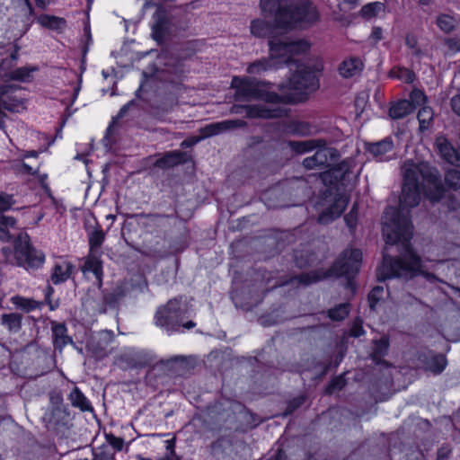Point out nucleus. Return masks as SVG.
I'll return each instance as SVG.
<instances>
[{"label": "nucleus", "instance_id": "61", "mask_svg": "<svg viewBox=\"0 0 460 460\" xmlns=\"http://www.w3.org/2000/svg\"><path fill=\"white\" fill-rule=\"evenodd\" d=\"M166 444H167V446H166L167 450L172 452L173 451V447H174L173 440H167Z\"/></svg>", "mask_w": 460, "mask_h": 460}, {"label": "nucleus", "instance_id": "44", "mask_svg": "<svg viewBox=\"0 0 460 460\" xmlns=\"http://www.w3.org/2000/svg\"><path fill=\"white\" fill-rule=\"evenodd\" d=\"M356 213H357V204H354L351 210L349 211V213L344 216V220H345L347 226L350 229H353L356 226V221H357Z\"/></svg>", "mask_w": 460, "mask_h": 460}, {"label": "nucleus", "instance_id": "23", "mask_svg": "<svg viewBox=\"0 0 460 460\" xmlns=\"http://www.w3.org/2000/svg\"><path fill=\"white\" fill-rule=\"evenodd\" d=\"M184 154L180 151L166 153L163 157L157 159L155 166L162 169L171 168L182 162Z\"/></svg>", "mask_w": 460, "mask_h": 460}, {"label": "nucleus", "instance_id": "46", "mask_svg": "<svg viewBox=\"0 0 460 460\" xmlns=\"http://www.w3.org/2000/svg\"><path fill=\"white\" fill-rule=\"evenodd\" d=\"M305 397L300 396V397L295 398L294 400L289 402V403L287 407V410H286V414L292 413L296 409L300 407L305 402Z\"/></svg>", "mask_w": 460, "mask_h": 460}, {"label": "nucleus", "instance_id": "58", "mask_svg": "<svg viewBox=\"0 0 460 460\" xmlns=\"http://www.w3.org/2000/svg\"><path fill=\"white\" fill-rule=\"evenodd\" d=\"M36 5L40 8L44 9L49 4L48 0H35Z\"/></svg>", "mask_w": 460, "mask_h": 460}, {"label": "nucleus", "instance_id": "40", "mask_svg": "<svg viewBox=\"0 0 460 460\" xmlns=\"http://www.w3.org/2000/svg\"><path fill=\"white\" fill-rule=\"evenodd\" d=\"M405 44L416 57H420L423 53L418 46V39L413 34H407L405 37Z\"/></svg>", "mask_w": 460, "mask_h": 460}, {"label": "nucleus", "instance_id": "17", "mask_svg": "<svg viewBox=\"0 0 460 460\" xmlns=\"http://www.w3.org/2000/svg\"><path fill=\"white\" fill-rule=\"evenodd\" d=\"M326 145V141L323 139H308L303 141L290 140L288 142L289 148L297 155H303L317 147H322Z\"/></svg>", "mask_w": 460, "mask_h": 460}, {"label": "nucleus", "instance_id": "29", "mask_svg": "<svg viewBox=\"0 0 460 460\" xmlns=\"http://www.w3.org/2000/svg\"><path fill=\"white\" fill-rule=\"evenodd\" d=\"M39 22L42 26L57 31H62L66 27L65 19L57 16L41 15Z\"/></svg>", "mask_w": 460, "mask_h": 460}, {"label": "nucleus", "instance_id": "13", "mask_svg": "<svg viewBox=\"0 0 460 460\" xmlns=\"http://www.w3.org/2000/svg\"><path fill=\"white\" fill-rule=\"evenodd\" d=\"M435 144L441 157L445 161L453 165L460 166L459 153L453 147V146L448 142V140L445 137H438L436 138Z\"/></svg>", "mask_w": 460, "mask_h": 460}, {"label": "nucleus", "instance_id": "63", "mask_svg": "<svg viewBox=\"0 0 460 460\" xmlns=\"http://www.w3.org/2000/svg\"><path fill=\"white\" fill-rule=\"evenodd\" d=\"M24 2H25V4L27 5V7L29 8L30 12H31L32 11V5H31L30 0H24Z\"/></svg>", "mask_w": 460, "mask_h": 460}, {"label": "nucleus", "instance_id": "28", "mask_svg": "<svg viewBox=\"0 0 460 460\" xmlns=\"http://www.w3.org/2000/svg\"><path fill=\"white\" fill-rule=\"evenodd\" d=\"M22 314L12 313L4 314L1 317L2 323L5 325L10 332H17L22 326Z\"/></svg>", "mask_w": 460, "mask_h": 460}, {"label": "nucleus", "instance_id": "6", "mask_svg": "<svg viewBox=\"0 0 460 460\" xmlns=\"http://www.w3.org/2000/svg\"><path fill=\"white\" fill-rule=\"evenodd\" d=\"M14 259L17 265L26 270H33L43 265L45 255L31 244L30 237L26 233H21L14 242Z\"/></svg>", "mask_w": 460, "mask_h": 460}, {"label": "nucleus", "instance_id": "25", "mask_svg": "<svg viewBox=\"0 0 460 460\" xmlns=\"http://www.w3.org/2000/svg\"><path fill=\"white\" fill-rule=\"evenodd\" d=\"M389 341L386 337H382L378 341H374V348L371 353L372 359L379 364L383 357H385L388 351Z\"/></svg>", "mask_w": 460, "mask_h": 460}, {"label": "nucleus", "instance_id": "41", "mask_svg": "<svg viewBox=\"0 0 460 460\" xmlns=\"http://www.w3.org/2000/svg\"><path fill=\"white\" fill-rule=\"evenodd\" d=\"M384 293V288L381 286L375 287L368 295L369 306L373 310L376 305L382 298Z\"/></svg>", "mask_w": 460, "mask_h": 460}, {"label": "nucleus", "instance_id": "21", "mask_svg": "<svg viewBox=\"0 0 460 460\" xmlns=\"http://www.w3.org/2000/svg\"><path fill=\"white\" fill-rule=\"evenodd\" d=\"M74 266L68 261L57 263L51 274V281L58 285L70 278Z\"/></svg>", "mask_w": 460, "mask_h": 460}, {"label": "nucleus", "instance_id": "38", "mask_svg": "<svg viewBox=\"0 0 460 460\" xmlns=\"http://www.w3.org/2000/svg\"><path fill=\"white\" fill-rule=\"evenodd\" d=\"M16 305L22 308L26 312H31L38 307V303L35 300L16 296L13 298Z\"/></svg>", "mask_w": 460, "mask_h": 460}, {"label": "nucleus", "instance_id": "11", "mask_svg": "<svg viewBox=\"0 0 460 460\" xmlns=\"http://www.w3.org/2000/svg\"><path fill=\"white\" fill-rule=\"evenodd\" d=\"M297 54H287V60H285L284 58H272L271 55L270 54V58H262L250 64L249 66L247 67V72L249 74H260L262 71H266L269 68L276 66L277 64L289 65L292 62H296L294 57Z\"/></svg>", "mask_w": 460, "mask_h": 460}, {"label": "nucleus", "instance_id": "50", "mask_svg": "<svg viewBox=\"0 0 460 460\" xmlns=\"http://www.w3.org/2000/svg\"><path fill=\"white\" fill-rule=\"evenodd\" d=\"M450 103L453 111L460 117V94L452 97Z\"/></svg>", "mask_w": 460, "mask_h": 460}, {"label": "nucleus", "instance_id": "22", "mask_svg": "<svg viewBox=\"0 0 460 460\" xmlns=\"http://www.w3.org/2000/svg\"><path fill=\"white\" fill-rule=\"evenodd\" d=\"M414 111V106L408 100H401L393 104L389 110V116L393 119H400Z\"/></svg>", "mask_w": 460, "mask_h": 460}, {"label": "nucleus", "instance_id": "53", "mask_svg": "<svg viewBox=\"0 0 460 460\" xmlns=\"http://www.w3.org/2000/svg\"><path fill=\"white\" fill-rule=\"evenodd\" d=\"M370 38L377 42L383 38V30L380 27H375L371 32Z\"/></svg>", "mask_w": 460, "mask_h": 460}, {"label": "nucleus", "instance_id": "3", "mask_svg": "<svg viewBox=\"0 0 460 460\" xmlns=\"http://www.w3.org/2000/svg\"><path fill=\"white\" fill-rule=\"evenodd\" d=\"M187 312V305L181 301V298L170 299L165 305L157 308L154 317L155 324L168 333L178 332L181 327L191 329L196 326L194 322H183Z\"/></svg>", "mask_w": 460, "mask_h": 460}, {"label": "nucleus", "instance_id": "55", "mask_svg": "<svg viewBox=\"0 0 460 460\" xmlns=\"http://www.w3.org/2000/svg\"><path fill=\"white\" fill-rule=\"evenodd\" d=\"M185 358L182 356H175L166 360H162V363L169 364L171 362H178V361H184Z\"/></svg>", "mask_w": 460, "mask_h": 460}, {"label": "nucleus", "instance_id": "36", "mask_svg": "<svg viewBox=\"0 0 460 460\" xmlns=\"http://www.w3.org/2000/svg\"><path fill=\"white\" fill-rule=\"evenodd\" d=\"M445 181L450 189L460 191V171L448 170L445 175Z\"/></svg>", "mask_w": 460, "mask_h": 460}, {"label": "nucleus", "instance_id": "2", "mask_svg": "<svg viewBox=\"0 0 460 460\" xmlns=\"http://www.w3.org/2000/svg\"><path fill=\"white\" fill-rule=\"evenodd\" d=\"M263 12L275 13L273 27L261 20L251 23V32L256 37H269V47L272 58H284L287 54L305 53L310 45L306 40H292L287 35H277V30H288L296 25L305 26L315 22L319 14L308 0H261Z\"/></svg>", "mask_w": 460, "mask_h": 460}, {"label": "nucleus", "instance_id": "12", "mask_svg": "<svg viewBox=\"0 0 460 460\" xmlns=\"http://www.w3.org/2000/svg\"><path fill=\"white\" fill-rule=\"evenodd\" d=\"M239 109L245 111L248 118H261V119H272L279 118L282 115V110L280 109H269L265 105H247V106H235L233 108V111L235 113L239 112Z\"/></svg>", "mask_w": 460, "mask_h": 460}, {"label": "nucleus", "instance_id": "24", "mask_svg": "<svg viewBox=\"0 0 460 460\" xmlns=\"http://www.w3.org/2000/svg\"><path fill=\"white\" fill-rule=\"evenodd\" d=\"M69 400L73 406L79 408L83 411H93L89 401L77 387L71 391Z\"/></svg>", "mask_w": 460, "mask_h": 460}, {"label": "nucleus", "instance_id": "42", "mask_svg": "<svg viewBox=\"0 0 460 460\" xmlns=\"http://www.w3.org/2000/svg\"><path fill=\"white\" fill-rule=\"evenodd\" d=\"M346 385V380L343 376H339L335 378H333L329 385L326 387V393L328 394H331L334 393L335 391L341 390Z\"/></svg>", "mask_w": 460, "mask_h": 460}, {"label": "nucleus", "instance_id": "9", "mask_svg": "<svg viewBox=\"0 0 460 460\" xmlns=\"http://www.w3.org/2000/svg\"><path fill=\"white\" fill-rule=\"evenodd\" d=\"M337 160V152L326 145L317 147L315 153L303 160V166L307 170H316L330 167Z\"/></svg>", "mask_w": 460, "mask_h": 460}, {"label": "nucleus", "instance_id": "15", "mask_svg": "<svg viewBox=\"0 0 460 460\" xmlns=\"http://www.w3.org/2000/svg\"><path fill=\"white\" fill-rule=\"evenodd\" d=\"M421 362H423V367L425 370L430 371L435 375H438L446 368L447 360L443 354H429L422 355L420 357Z\"/></svg>", "mask_w": 460, "mask_h": 460}, {"label": "nucleus", "instance_id": "16", "mask_svg": "<svg viewBox=\"0 0 460 460\" xmlns=\"http://www.w3.org/2000/svg\"><path fill=\"white\" fill-rule=\"evenodd\" d=\"M51 331L55 349L61 352L66 345L73 343L72 338L66 334L67 329L65 323H52Z\"/></svg>", "mask_w": 460, "mask_h": 460}, {"label": "nucleus", "instance_id": "48", "mask_svg": "<svg viewBox=\"0 0 460 460\" xmlns=\"http://www.w3.org/2000/svg\"><path fill=\"white\" fill-rule=\"evenodd\" d=\"M108 441L117 450H121L123 447L124 441L120 438H117L113 435H111L110 437H108Z\"/></svg>", "mask_w": 460, "mask_h": 460}, {"label": "nucleus", "instance_id": "64", "mask_svg": "<svg viewBox=\"0 0 460 460\" xmlns=\"http://www.w3.org/2000/svg\"><path fill=\"white\" fill-rule=\"evenodd\" d=\"M104 338H111V332L108 331H104L101 333Z\"/></svg>", "mask_w": 460, "mask_h": 460}, {"label": "nucleus", "instance_id": "7", "mask_svg": "<svg viewBox=\"0 0 460 460\" xmlns=\"http://www.w3.org/2000/svg\"><path fill=\"white\" fill-rule=\"evenodd\" d=\"M349 203V198L345 194H325L320 202L322 211L318 217V222L327 225L338 218L345 210Z\"/></svg>", "mask_w": 460, "mask_h": 460}, {"label": "nucleus", "instance_id": "34", "mask_svg": "<svg viewBox=\"0 0 460 460\" xmlns=\"http://www.w3.org/2000/svg\"><path fill=\"white\" fill-rule=\"evenodd\" d=\"M437 25L446 33L451 32L456 27V19L447 14H440L437 18Z\"/></svg>", "mask_w": 460, "mask_h": 460}, {"label": "nucleus", "instance_id": "26", "mask_svg": "<svg viewBox=\"0 0 460 460\" xmlns=\"http://www.w3.org/2000/svg\"><path fill=\"white\" fill-rule=\"evenodd\" d=\"M16 220L12 217L0 216V240L7 243L12 239L10 228H14Z\"/></svg>", "mask_w": 460, "mask_h": 460}, {"label": "nucleus", "instance_id": "37", "mask_svg": "<svg viewBox=\"0 0 460 460\" xmlns=\"http://www.w3.org/2000/svg\"><path fill=\"white\" fill-rule=\"evenodd\" d=\"M35 70V68L30 69L28 67H19L13 72H11L9 77L12 80L27 82L31 78V72Z\"/></svg>", "mask_w": 460, "mask_h": 460}, {"label": "nucleus", "instance_id": "35", "mask_svg": "<svg viewBox=\"0 0 460 460\" xmlns=\"http://www.w3.org/2000/svg\"><path fill=\"white\" fill-rule=\"evenodd\" d=\"M433 111L430 107L424 106L418 112V120L420 122V128L426 129L428 128L429 123L433 119Z\"/></svg>", "mask_w": 460, "mask_h": 460}, {"label": "nucleus", "instance_id": "60", "mask_svg": "<svg viewBox=\"0 0 460 460\" xmlns=\"http://www.w3.org/2000/svg\"><path fill=\"white\" fill-rule=\"evenodd\" d=\"M130 105H131V103H128V104L124 105V106L120 109V111H119V117H123V116H124V114H125V113L127 112V111L128 110V107H129Z\"/></svg>", "mask_w": 460, "mask_h": 460}, {"label": "nucleus", "instance_id": "18", "mask_svg": "<svg viewBox=\"0 0 460 460\" xmlns=\"http://www.w3.org/2000/svg\"><path fill=\"white\" fill-rule=\"evenodd\" d=\"M154 18L155 23L153 25V35L156 40H163L167 34L170 33L169 20L164 11L158 10Z\"/></svg>", "mask_w": 460, "mask_h": 460}, {"label": "nucleus", "instance_id": "43", "mask_svg": "<svg viewBox=\"0 0 460 460\" xmlns=\"http://www.w3.org/2000/svg\"><path fill=\"white\" fill-rule=\"evenodd\" d=\"M411 104L414 106V110L417 106H420L426 102V96L422 91L414 89L410 94V100Z\"/></svg>", "mask_w": 460, "mask_h": 460}, {"label": "nucleus", "instance_id": "51", "mask_svg": "<svg viewBox=\"0 0 460 460\" xmlns=\"http://www.w3.org/2000/svg\"><path fill=\"white\" fill-rule=\"evenodd\" d=\"M200 140H202V137H189L185 140H183L181 143V146L183 147V148H188V147H191L192 146L196 145L198 142H199Z\"/></svg>", "mask_w": 460, "mask_h": 460}, {"label": "nucleus", "instance_id": "59", "mask_svg": "<svg viewBox=\"0 0 460 460\" xmlns=\"http://www.w3.org/2000/svg\"><path fill=\"white\" fill-rule=\"evenodd\" d=\"M50 400L55 403H60L62 402V397L60 394H52Z\"/></svg>", "mask_w": 460, "mask_h": 460}, {"label": "nucleus", "instance_id": "27", "mask_svg": "<svg viewBox=\"0 0 460 460\" xmlns=\"http://www.w3.org/2000/svg\"><path fill=\"white\" fill-rule=\"evenodd\" d=\"M100 255L101 252H90L84 264L85 270L92 271L98 279H100L102 274V261L99 259Z\"/></svg>", "mask_w": 460, "mask_h": 460}, {"label": "nucleus", "instance_id": "8", "mask_svg": "<svg viewBox=\"0 0 460 460\" xmlns=\"http://www.w3.org/2000/svg\"><path fill=\"white\" fill-rule=\"evenodd\" d=\"M362 252L358 249L346 250L334 263L332 270L339 276L350 278L360 269Z\"/></svg>", "mask_w": 460, "mask_h": 460}, {"label": "nucleus", "instance_id": "10", "mask_svg": "<svg viewBox=\"0 0 460 460\" xmlns=\"http://www.w3.org/2000/svg\"><path fill=\"white\" fill-rule=\"evenodd\" d=\"M246 122L241 119L224 120L220 122L208 124L199 129L202 139L209 137H213L234 128L244 127Z\"/></svg>", "mask_w": 460, "mask_h": 460}, {"label": "nucleus", "instance_id": "62", "mask_svg": "<svg viewBox=\"0 0 460 460\" xmlns=\"http://www.w3.org/2000/svg\"><path fill=\"white\" fill-rule=\"evenodd\" d=\"M24 168L26 169V171H27L29 173H32V174H33V173L35 172L34 171H32V168H31V167H30V166H29V165H27V164H24Z\"/></svg>", "mask_w": 460, "mask_h": 460}, {"label": "nucleus", "instance_id": "56", "mask_svg": "<svg viewBox=\"0 0 460 460\" xmlns=\"http://www.w3.org/2000/svg\"><path fill=\"white\" fill-rule=\"evenodd\" d=\"M402 73L405 75L406 82H412L414 79V74L408 69H404Z\"/></svg>", "mask_w": 460, "mask_h": 460}, {"label": "nucleus", "instance_id": "32", "mask_svg": "<svg viewBox=\"0 0 460 460\" xmlns=\"http://www.w3.org/2000/svg\"><path fill=\"white\" fill-rule=\"evenodd\" d=\"M385 9L384 4L380 2H374L364 5L360 10V14L366 19H370L376 16Z\"/></svg>", "mask_w": 460, "mask_h": 460}, {"label": "nucleus", "instance_id": "57", "mask_svg": "<svg viewBox=\"0 0 460 460\" xmlns=\"http://www.w3.org/2000/svg\"><path fill=\"white\" fill-rule=\"evenodd\" d=\"M275 460H287V456L285 452L281 449H279L275 456Z\"/></svg>", "mask_w": 460, "mask_h": 460}, {"label": "nucleus", "instance_id": "5", "mask_svg": "<svg viewBox=\"0 0 460 460\" xmlns=\"http://www.w3.org/2000/svg\"><path fill=\"white\" fill-rule=\"evenodd\" d=\"M264 83L251 77L234 76L232 79L231 86L235 89L234 98L240 102H250L253 100H263L270 103L281 102L280 95L270 93L262 88Z\"/></svg>", "mask_w": 460, "mask_h": 460}, {"label": "nucleus", "instance_id": "54", "mask_svg": "<svg viewBox=\"0 0 460 460\" xmlns=\"http://www.w3.org/2000/svg\"><path fill=\"white\" fill-rule=\"evenodd\" d=\"M2 253L4 257L5 261H7V262L11 261L13 252L9 247H3Z\"/></svg>", "mask_w": 460, "mask_h": 460}, {"label": "nucleus", "instance_id": "45", "mask_svg": "<svg viewBox=\"0 0 460 460\" xmlns=\"http://www.w3.org/2000/svg\"><path fill=\"white\" fill-rule=\"evenodd\" d=\"M362 323V320L360 319H356L353 322L352 327L350 329V336L357 338L365 334Z\"/></svg>", "mask_w": 460, "mask_h": 460}, {"label": "nucleus", "instance_id": "14", "mask_svg": "<svg viewBox=\"0 0 460 460\" xmlns=\"http://www.w3.org/2000/svg\"><path fill=\"white\" fill-rule=\"evenodd\" d=\"M367 151L378 161H384L394 149V142L390 137H386L381 141L366 144Z\"/></svg>", "mask_w": 460, "mask_h": 460}, {"label": "nucleus", "instance_id": "31", "mask_svg": "<svg viewBox=\"0 0 460 460\" xmlns=\"http://www.w3.org/2000/svg\"><path fill=\"white\" fill-rule=\"evenodd\" d=\"M319 279H320V277L318 275H316L315 273H303L299 276H296V277L290 279L289 281H288V282H283V283L279 284V286H283L286 284H293V283L303 284V285L306 286L311 283L317 282ZM277 286H278V284H274L273 288H275Z\"/></svg>", "mask_w": 460, "mask_h": 460}, {"label": "nucleus", "instance_id": "39", "mask_svg": "<svg viewBox=\"0 0 460 460\" xmlns=\"http://www.w3.org/2000/svg\"><path fill=\"white\" fill-rule=\"evenodd\" d=\"M332 173L336 180H345L348 174L350 173L349 164L346 162L341 163L336 168L332 170Z\"/></svg>", "mask_w": 460, "mask_h": 460}, {"label": "nucleus", "instance_id": "20", "mask_svg": "<svg viewBox=\"0 0 460 460\" xmlns=\"http://www.w3.org/2000/svg\"><path fill=\"white\" fill-rule=\"evenodd\" d=\"M363 67L362 61L358 58L344 60L339 66V73L344 78L352 77L360 73Z\"/></svg>", "mask_w": 460, "mask_h": 460}, {"label": "nucleus", "instance_id": "33", "mask_svg": "<svg viewBox=\"0 0 460 460\" xmlns=\"http://www.w3.org/2000/svg\"><path fill=\"white\" fill-rule=\"evenodd\" d=\"M349 304H341L328 311V316L333 321H341L345 319L349 313Z\"/></svg>", "mask_w": 460, "mask_h": 460}, {"label": "nucleus", "instance_id": "47", "mask_svg": "<svg viewBox=\"0 0 460 460\" xmlns=\"http://www.w3.org/2000/svg\"><path fill=\"white\" fill-rule=\"evenodd\" d=\"M12 206V197L0 195V213L9 209Z\"/></svg>", "mask_w": 460, "mask_h": 460}, {"label": "nucleus", "instance_id": "4", "mask_svg": "<svg viewBox=\"0 0 460 460\" xmlns=\"http://www.w3.org/2000/svg\"><path fill=\"white\" fill-rule=\"evenodd\" d=\"M297 70L290 77L289 93L280 96L281 102H296L304 101L306 96L319 88V81L315 73L308 66L298 65Z\"/></svg>", "mask_w": 460, "mask_h": 460}, {"label": "nucleus", "instance_id": "49", "mask_svg": "<svg viewBox=\"0 0 460 460\" xmlns=\"http://www.w3.org/2000/svg\"><path fill=\"white\" fill-rule=\"evenodd\" d=\"M446 45L454 52L460 51V39H448L446 40Z\"/></svg>", "mask_w": 460, "mask_h": 460}, {"label": "nucleus", "instance_id": "30", "mask_svg": "<svg viewBox=\"0 0 460 460\" xmlns=\"http://www.w3.org/2000/svg\"><path fill=\"white\" fill-rule=\"evenodd\" d=\"M105 238V234L101 228H96L89 234L90 252H101L102 246Z\"/></svg>", "mask_w": 460, "mask_h": 460}, {"label": "nucleus", "instance_id": "52", "mask_svg": "<svg viewBox=\"0 0 460 460\" xmlns=\"http://www.w3.org/2000/svg\"><path fill=\"white\" fill-rule=\"evenodd\" d=\"M451 450L448 447H442L438 451L437 460H447L450 455Z\"/></svg>", "mask_w": 460, "mask_h": 460}, {"label": "nucleus", "instance_id": "1", "mask_svg": "<svg viewBox=\"0 0 460 460\" xmlns=\"http://www.w3.org/2000/svg\"><path fill=\"white\" fill-rule=\"evenodd\" d=\"M403 185L398 209L389 207L385 211L383 234L386 244H400V256L392 257L384 253L382 265L378 268L377 278L385 280L392 278L409 279L418 274L427 279L432 274L421 270V260L411 245L413 226L410 209L419 205L421 190L431 201H438L444 193V188L436 168L428 164L418 165L405 163L402 166Z\"/></svg>", "mask_w": 460, "mask_h": 460}, {"label": "nucleus", "instance_id": "19", "mask_svg": "<svg viewBox=\"0 0 460 460\" xmlns=\"http://www.w3.org/2000/svg\"><path fill=\"white\" fill-rule=\"evenodd\" d=\"M22 106V102L11 95L0 97V128H4V118L6 114L2 111L3 109L15 112L19 111V108Z\"/></svg>", "mask_w": 460, "mask_h": 460}]
</instances>
